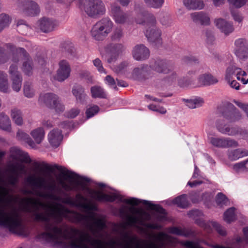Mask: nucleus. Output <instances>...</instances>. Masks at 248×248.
Wrapping results in <instances>:
<instances>
[{"label": "nucleus", "mask_w": 248, "mask_h": 248, "mask_svg": "<svg viewBox=\"0 0 248 248\" xmlns=\"http://www.w3.org/2000/svg\"><path fill=\"white\" fill-rule=\"evenodd\" d=\"M229 1L234 6L237 8L242 7L246 3L245 0H229Z\"/></svg>", "instance_id": "052dcab7"}, {"label": "nucleus", "mask_w": 248, "mask_h": 248, "mask_svg": "<svg viewBox=\"0 0 248 248\" xmlns=\"http://www.w3.org/2000/svg\"><path fill=\"white\" fill-rule=\"evenodd\" d=\"M167 230L169 233L177 235L188 236L189 234L186 230L175 227L169 228Z\"/></svg>", "instance_id": "ea45409f"}, {"label": "nucleus", "mask_w": 248, "mask_h": 248, "mask_svg": "<svg viewBox=\"0 0 248 248\" xmlns=\"http://www.w3.org/2000/svg\"><path fill=\"white\" fill-rule=\"evenodd\" d=\"M72 93L77 101L80 103H83L87 97L84 89L81 85L74 86L72 88Z\"/></svg>", "instance_id": "cd10ccee"}, {"label": "nucleus", "mask_w": 248, "mask_h": 248, "mask_svg": "<svg viewBox=\"0 0 248 248\" xmlns=\"http://www.w3.org/2000/svg\"><path fill=\"white\" fill-rule=\"evenodd\" d=\"M110 15L115 22L118 24H124L128 19L127 14L124 13L121 7L116 3L110 5Z\"/></svg>", "instance_id": "dca6fc26"}, {"label": "nucleus", "mask_w": 248, "mask_h": 248, "mask_svg": "<svg viewBox=\"0 0 248 248\" xmlns=\"http://www.w3.org/2000/svg\"><path fill=\"white\" fill-rule=\"evenodd\" d=\"M236 78L243 84L246 85L248 83V73L240 67H238Z\"/></svg>", "instance_id": "58836bf2"}, {"label": "nucleus", "mask_w": 248, "mask_h": 248, "mask_svg": "<svg viewBox=\"0 0 248 248\" xmlns=\"http://www.w3.org/2000/svg\"><path fill=\"white\" fill-rule=\"evenodd\" d=\"M42 124L45 127L50 128L53 126V123L52 120L45 119L42 121Z\"/></svg>", "instance_id": "e2e57ef3"}, {"label": "nucleus", "mask_w": 248, "mask_h": 248, "mask_svg": "<svg viewBox=\"0 0 248 248\" xmlns=\"http://www.w3.org/2000/svg\"><path fill=\"white\" fill-rule=\"evenodd\" d=\"M216 127L219 132L229 136H234L238 134L239 130L236 127H230L224 124L221 120H218L216 123Z\"/></svg>", "instance_id": "4be33fe9"}, {"label": "nucleus", "mask_w": 248, "mask_h": 248, "mask_svg": "<svg viewBox=\"0 0 248 248\" xmlns=\"http://www.w3.org/2000/svg\"><path fill=\"white\" fill-rule=\"evenodd\" d=\"M193 21L202 25H207L210 24V19L208 16L202 12H195L190 15Z\"/></svg>", "instance_id": "a878e982"}, {"label": "nucleus", "mask_w": 248, "mask_h": 248, "mask_svg": "<svg viewBox=\"0 0 248 248\" xmlns=\"http://www.w3.org/2000/svg\"><path fill=\"white\" fill-rule=\"evenodd\" d=\"M58 64V68L54 76V78L59 82H62L70 77L71 66L68 62L65 60H60Z\"/></svg>", "instance_id": "ddd939ff"}, {"label": "nucleus", "mask_w": 248, "mask_h": 248, "mask_svg": "<svg viewBox=\"0 0 248 248\" xmlns=\"http://www.w3.org/2000/svg\"><path fill=\"white\" fill-rule=\"evenodd\" d=\"M40 29L45 32L52 31L58 25V22L53 19L44 17L39 21Z\"/></svg>", "instance_id": "5701e85b"}, {"label": "nucleus", "mask_w": 248, "mask_h": 248, "mask_svg": "<svg viewBox=\"0 0 248 248\" xmlns=\"http://www.w3.org/2000/svg\"><path fill=\"white\" fill-rule=\"evenodd\" d=\"M47 138L51 146L57 147L60 145L63 139V135L61 130L54 128L48 133Z\"/></svg>", "instance_id": "412c9836"}, {"label": "nucleus", "mask_w": 248, "mask_h": 248, "mask_svg": "<svg viewBox=\"0 0 248 248\" xmlns=\"http://www.w3.org/2000/svg\"><path fill=\"white\" fill-rule=\"evenodd\" d=\"M146 227L148 228L154 229H159L161 228L160 225L154 223H148L146 225Z\"/></svg>", "instance_id": "774afa93"}, {"label": "nucleus", "mask_w": 248, "mask_h": 248, "mask_svg": "<svg viewBox=\"0 0 248 248\" xmlns=\"http://www.w3.org/2000/svg\"><path fill=\"white\" fill-rule=\"evenodd\" d=\"M123 36V29L120 27L115 29L112 35L111 40L113 41H119Z\"/></svg>", "instance_id": "49530a36"}, {"label": "nucleus", "mask_w": 248, "mask_h": 248, "mask_svg": "<svg viewBox=\"0 0 248 248\" xmlns=\"http://www.w3.org/2000/svg\"><path fill=\"white\" fill-rule=\"evenodd\" d=\"M184 4L188 9L200 10L203 8L202 0H184Z\"/></svg>", "instance_id": "c85d7f7f"}, {"label": "nucleus", "mask_w": 248, "mask_h": 248, "mask_svg": "<svg viewBox=\"0 0 248 248\" xmlns=\"http://www.w3.org/2000/svg\"><path fill=\"white\" fill-rule=\"evenodd\" d=\"M232 14L235 21L238 22H240L242 21L243 17L239 13L232 12Z\"/></svg>", "instance_id": "69168bd1"}, {"label": "nucleus", "mask_w": 248, "mask_h": 248, "mask_svg": "<svg viewBox=\"0 0 248 248\" xmlns=\"http://www.w3.org/2000/svg\"><path fill=\"white\" fill-rule=\"evenodd\" d=\"M174 204H176L178 207L182 208H185L188 205V202L186 198V195L185 194L178 196L173 201Z\"/></svg>", "instance_id": "4c0bfd02"}, {"label": "nucleus", "mask_w": 248, "mask_h": 248, "mask_svg": "<svg viewBox=\"0 0 248 248\" xmlns=\"http://www.w3.org/2000/svg\"><path fill=\"white\" fill-rule=\"evenodd\" d=\"M127 66V63L126 62H123L121 63L120 65H118L114 68V71L117 73L122 72L123 70Z\"/></svg>", "instance_id": "0e129e2a"}, {"label": "nucleus", "mask_w": 248, "mask_h": 248, "mask_svg": "<svg viewBox=\"0 0 248 248\" xmlns=\"http://www.w3.org/2000/svg\"><path fill=\"white\" fill-rule=\"evenodd\" d=\"M12 64H15L17 65V63L19 61V58H24L25 61L23 62L22 70L25 74L30 75L32 73V67L31 62L28 58V54L23 48H19L16 49V53H13L10 55Z\"/></svg>", "instance_id": "9d476101"}, {"label": "nucleus", "mask_w": 248, "mask_h": 248, "mask_svg": "<svg viewBox=\"0 0 248 248\" xmlns=\"http://www.w3.org/2000/svg\"><path fill=\"white\" fill-rule=\"evenodd\" d=\"M209 140L210 143L213 146L219 148L224 147V138L210 137L209 138Z\"/></svg>", "instance_id": "de8ad7c7"}, {"label": "nucleus", "mask_w": 248, "mask_h": 248, "mask_svg": "<svg viewBox=\"0 0 248 248\" xmlns=\"http://www.w3.org/2000/svg\"><path fill=\"white\" fill-rule=\"evenodd\" d=\"M11 117L14 122L18 125H21L23 123V114L21 111L17 108L11 110Z\"/></svg>", "instance_id": "72a5a7b5"}, {"label": "nucleus", "mask_w": 248, "mask_h": 248, "mask_svg": "<svg viewBox=\"0 0 248 248\" xmlns=\"http://www.w3.org/2000/svg\"><path fill=\"white\" fill-rule=\"evenodd\" d=\"M186 104L190 108H195L202 106L204 100L202 98L196 97L192 99L185 100Z\"/></svg>", "instance_id": "f704fd0d"}, {"label": "nucleus", "mask_w": 248, "mask_h": 248, "mask_svg": "<svg viewBox=\"0 0 248 248\" xmlns=\"http://www.w3.org/2000/svg\"><path fill=\"white\" fill-rule=\"evenodd\" d=\"M222 116L230 122L237 121L241 118L240 112L232 105L222 112Z\"/></svg>", "instance_id": "6ab92c4d"}, {"label": "nucleus", "mask_w": 248, "mask_h": 248, "mask_svg": "<svg viewBox=\"0 0 248 248\" xmlns=\"http://www.w3.org/2000/svg\"><path fill=\"white\" fill-rule=\"evenodd\" d=\"M233 170L236 172H246V169L243 161L235 163L232 167Z\"/></svg>", "instance_id": "5fc2aeb1"}, {"label": "nucleus", "mask_w": 248, "mask_h": 248, "mask_svg": "<svg viewBox=\"0 0 248 248\" xmlns=\"http://www.w3.org/2000/svg\"><path fill=\"white\" fill-rule=\"evenodd\" d=\"M93 65L96 67L99 72L100 73H106V71L103 66L102 62L99 59L96 58L93 60Z\"/></svg>", "instance_id": "603ef678"}, {"label": "nucleus", "mask_w": 248, "mask_h": 248, "mask_svg": "<svg viewBox=\"0 0 248 248\" xmlns=\"http://www.w3.org/2000/svg\"><path fill=\"white\" fill-rule=\"evenodd\" d=\"M151 67L153 70L159 73L168 74L175 69L174 63L170 61L162 60L156 61Z\"/></svg>", "instance_id": "2eb2a0df"}, {"label": "nucleus", "mask_w": 248, "mask_h": 248, "mask_svg": "<svg viewBox=\"0 0 248 248\" xmlns=\"http://www.w3.org/2000/svg\"><path fill=\"white\" fill-rule=\"evenodd\" d=\"M132 55L136 60L142 61L149 58L150 51L143 45H139L133 48Z\"/></svg>", "instance_id": "a211bd4d"}, {"label": "nucleus", "mask_w": 248, "mask_h": 248, "mask_svg": "<svg viewBox=\"0 0 248 248\" xmlns=\"http://www.w3.org/2000/svg\"><path fill=\"white\" fill-rule=\"evenodd\" d=\"M214 23L219 31L225 35H228L234 31L232 24L222 18L215 19Z\"/></svg>", "instance_id": "aec40b11"}, {"label": "nucleus", "mask_w": 248, "mask_h": 248, "mask_svg": "<svg viewBox=\"0 0 248 248\" xmlns=\"http://www.w3.org/2000/svg\"><path fill=\"white\" fill-rule=\"evenodd\" d=\"M238 67L234 65H230L225 69L224 73V79L227 81L234 79V77L236 76Z\"/></svg>", "instance_id": "2f4dec72"}, {"label": "nucleus", "mask_w": 248, "mask_h": 248, "mask_svg": "<svg viewBox=\"0 0 248 248\" xmlns=\"http://www.w3.org/2000/svg\"><path fill=\"white\" fill-rule=\"evenodd\" d=\"M151 67L148 65L143 64L135 68L132 73V78L139 80L151 73Z\"/></svg>", "instance_id": "b1692460"}, {"label": "nucleus", "mask_w": 248, "mask_h": 248, "mask_svg": "<svg viewBox=\"0 0 248 248\" xmlns=\"http://www.w3.org/2000/svg\"><path fill=\"white\" fill-rule=\"evenodd\" d=\"M59 97L52 93H47L39 97V101L45 104L47 107L51 108L54 104L58 101Z\"/></svg>", "instance_id": "393cba45"}, {"label": "nucleus", "mask_w": 248, "mask_h": 248, "mask_svg": "<svg viewBox=\"0 0 248 248\" xmlns=\"http://www.w3.org/2000/svg\"><path fill=\"white\" fill-rule=\"evenodd\" d=\"M0 128L9 131L11 129V122L9 118L6 115H0Z\"/></svg>", "instance_id": "e433bc0d"}, {"label": "nucleus", "mask_w": 248, "mask_h": 248, "mask_svg": "<svg viewBox=\"0 0 248 248\" xmlns=\"http://www.w3.org/2000/svg\"><path fill=\"white\" fill-rule=\"evenodd\" d=\"M17 137L19 140H23L27 142L31 147H34V143L33 141L26 133L21 131H18L17 133Z\"/></svg>", "instance_id": "37998d69"}, {"label": "nucleus", "mask_w": 248, "mask_h": 248, "mask_svg": "<svg viewBox=\"0 0 248 248\" xmlns=\"http://www.w3.org/2000/svg\"><path fill=\"white\" fill-rule=\"evenodd\" d=\"M20 205L22 211L32 212L33 219L36 221L43 222L42 225L44 232L38 234L37 238L41 241L49 243L54 246L62 247H71V241L69 239H65L61 242H56L50 240L52 233L49 229V226H55L60 229L62 233L70 228L67 226L62 227L58 226L63 217H65L73 222L81 223L88 226L90 231L94 234L95 230H101L105 226V221L102 217L97 216L93 212H89L84 215L77 212H71L65 208L59 203L46 205L43 204L37 200L32 198L22 199Z\"/></svg>", "instance_id": "f257e3e1"}, {"label": "nucleus", "mask_w": 248, "mask_h": 248, "mask_svg": "<svg viewBox=\"0 0 248 248\" xmlns=\"http://www.w3.org/2000/svg\"><path fill=\"white\" fill-rule=\"evenodd\" d=\"M52 233L50 240L61 242L65 239L71 241V248H162L166 242H172V237L163 232L150 234L155 241H144L136 236L124 234L121 241L111 240L108 243L92 237L89 231L85 229L70 228L62 233L60 229L49 226Z\"/></svg>", "instance_id": "f03ea898"}, {"label": "nucleus", "mask_w": 248, "mask_h": 248, "mask_svg": "<svg viewBox=\"0 0 248 248\" xmlns=\"http://www.w3.org/2000/svg\"><path fill=\"white\" fill-rule=\"evenodd\" d=\"M148 7L158 9L161 8L163 3L164 0H143Z\"/></svg>", "instance_id": "a18cd8bd"}, {"label": "nucleus", "mask_w": 248, "mask_h": 248, "mask_svg": "<svg viewBox=\"0 0 248 248\" xmlns=\"http://www.w3.org/2000/svg\"><path fill=\"white\" fill-rule=\"evenodd\" d=\"M81 8L89 17L98 18L105 14L106 8L102 0H85Z\"/></svg>", "instance_id": "6e6552de"}, {"label": "nucleus", "mask_w": 248, "mask_h": 248, "mask_svg": "<svg viewBox=\"0 0 248 248\" xmlns=\"http://www.w3.org/2000/svg\"><path fill=\"white\" fill-rule=\"evenodd\" d=\"M226 82L231 88L236 90L240 89V85L236 80L232 79Z\"/></svg>", "instance_id": "13d9d810"}, {"label": "nucleus", "mask_w": 248, "mask_h": 248, "mask_svg": "<svg viewBox=\"0 0 248 248\" xmlns=\"http://www.w3.org/2000/svg\"><path fill=\"white\" fill-rule=\"evenodd\" d=\"M91 93L92 97L94 98H105L107 97V94L104 89L99 86L92 87L91 88Z\"/></svg>", "instance_id": "c9c22d12"}, {"label": "nucleus", "mask_w": 248, "mask_h": 248, "mask_svg": "<svg viewBox=\"0 0 248 248\" xmlns=\"http://www.w3.org/2000/svg\"><path fill=\"white\" fill-rule=\"evenodd\" d=\"M26 181L34 188L32 191L28 192L29 194H33L51 201L81 207L86 210H90L93 208L87 199L80 194H77L74 199L69 196L62 198L59 194L61 189L57 187L54 180L46 182L41 177L31 175L27 178Z\"/></svg>", "instance_id": "20e7f679"}, {"label": "nucleus", "mask_w": 248, "mask_h": 248, "mask_svg": "<svg viewBox=\"0 0 248 248\" xmlns=\"http://www.w3.org/2000/svg\"><path fill=\"white\" fill-rule=\"evenodd\" d=\"M10 157L13 162L10 165V170L12 174L8 177L9 184L14 186L18 181V178L27 172L26 167L22 162L29 163L31 159L28 155L17 147L10 149Z\"/></svg>", "instance_id": "39448f33"}, {"label": "nucleus", "mask_w": 248, "mask_h": 248, "mask_svg": "<svg viewBox=\"0 0 248 248\" xmlns=\"http://www.w3.org/2000/svg\"><path fill=\"white\" fill-rule=\"evenodd\" d=\"M51 169L58 170L64 178L63 179H59V184L66 191H84L88 193L92 198L98 202H112L117 200L118 202L132 205H137L142 203L150 209L155 210L164 215L163 208L159 206L154 205L150 201L141 200L135 198H124L118 193H113L110 195L105 194L100 191L93 190L88 187L87 183L90 182L89 179L79 176L68 170L64 167L55 165L52 166Z\"/></svg>", "instance_id": "7ed1b4c3"}, {"label": "nucleus", "mask_w": 248, "mask_h": 248, "mask_svg": "<svg viewBox=\"0 0 248 248\" xmlns=\"http://www.w3.org/2000/svg\"><path fill=\"white\" fill-rule=\"evenodd\" d=\"M136 21L138 24L145 25V34L149 41L155 42L159 39L161 31L155 26L156 21L153 15L145 12L140 13L137 15Z\"/></svg>", "instance_id": "423d86ee"}, {"label": "nucleus", "mask_w": 248, "mask_h": 248, "mask_svg": "<svg viewBox=\"0 0 248 248\" xmlns=\"http://www.w3.org/2000/svg\"><path fill=\"white\" fill-rule=\"evenodd\" d=\"M23 93L24 95L28 98H32L35 95V91L31 84L26 82L23 86Z\"/></svg>", "instance_id": "79ce46f5"}, {"label": "nucleus", "mask_w": 248, "mask_h": 248, "mask_svg": "<svg viewBox=\"0 0 248 248\" xmlns=\"http://www.w3.org/2000/svg\"><path fill=\"white\" fill-rule=\"evenodd\" d=\"M227 155L230 160L234 161L248 156V151L244 149L230 150L228 151Z\"/></svg>", "instance_id": "bb28decb"}, {"label": "nucleus", "mask_w": 248, "mask_h": 248, "mask_svg": "<svg viewBox=\"0 0 248 248\" xmlns=\"http://www.w3.org/2000/svg\"><path fill=\"white\" fill-rule=\"evenodd\" d=\"M233 53L240 60L248 59V42L244 38H238L234 43Z\"/></svg>", "instance_id": "f8f14e48"}, {"label": "nucleus", "mask_w": 248, "mask_h": 248, "mask_svg": "<svg viewBox=\"0 0 248 248\" xmlns=\"http://www.w3.org/2000/svg\"><path fill=\"white\" fill-rule=\"evenodd\" d=\"M177 79V75L175 73H173L170 76L168 79V82L169 83H172L175 81H176Z\"/></svg>", "instance_id": "338daca9"}, {"label": "nucleus", "mask_w": 248, "mask_h": 248, "mask_svg": "<svg viewBox=\"0 0 248 248\" xmlns=\"http://www.w3.org/2000/svg\"><path fill=\"white\" fill-rule=\"evenodd\" d=\"M214 229L221 235L224 236L226 234V232L224 228L222 227L217 222H214L212 224Z\"/></svg>", "instance_id": "864d4df0"}, {"label": "nucleus", "mask_w": 248, "mask_h": 248, "mask_svg": "<svg viewBox=\"0 0 248 248\" xmlns=\"http://www.w3.org/2000/svg\"><path fill=\"white\" fill-rule=\"evenodd\" d=\"M99 110V107L96 105H93L88 108L86 110V114L87 118H90L97 114Z\"/></svg>", "instance_id": "3c124183"}, {"label": "nucleus", "mask_w": 248, "mask_h": 248, "mask_svg": "<svg viewBox=\"0 0 248 248\" xmlns=\"http://www.w3.org/2000/svg\"><path fill=\"white\" fill-rule=\"evenodd\" d=\"M148 108L153 111L158 112L161 114H165L167 112L166 109L164 108L153 104L149 105Z\"/></svg>", "instance_id": "6e6d98bb"}, {"label": "nucleus", "mask_w": 248, "mask_h": 248, "mask_svg": "<svg viewBox=\"0 0 248 248\" xmlns=\"http://www.w3.org/2000/svg\"><path fill=\"white\" fill-rule=\"evenodd\" d=\"M10 91L7 74L4 72L0 71V91L8 93Z\"/></svg>", "instance_id": "7c9ffc66"}, {"label": "nucleus", "mask_w": 248, "mask_h": 248, "mask_svg": "<svg viewBox=\"0 0 248 248\" xmlns=\"http://www.w3.org/2000/svg\"><path fill=\"white\" fill-rule=\"evenodd\" d=\"M238 146V143L234 140L229 138H224V147H236Z\"/></svg>", "instance_id": "8fccbe9b"}, {"label": "nucleus", "mask_w": 248, "mask_h": 248, "mask_svg": "<svg viewBox=\"0 0 248 248\" xmlns=\"http://www.w3.org/2000/svg\"><path fill=\"white\" fill-rule=\"evenodd\" d=\"M10 17L5 14L0 15V31L10 23Z\"/></svg>", "instance_id": "09e8293b"}, {"label": "nucleus", "mask_w": 248, "mask_h": 248, "mask_svg": "<svg viewBox=\"0 0 248 248\" xmlns=\"http://www.w3.org/2000/svg\"><path fill=\"white\" fill-rule=\"evenodd\" d=\"M216 202L217 205L220 207L227 205L229 202L227 198L222 193H219L217 194L216 198Z\"/></svg>", "instance_id": "c03bdc74"}, {"label": "nucleus", "mask_w": 248, "mask_h": 248, "mask_svg": "<svg viewBox=\"0 0 248 248\" xmlns=\"http://www.w3.org/2000/svg\"><path fill=\"white\" fill-rule=\"evenodd\" d=\"M124 50L122 44H110L107 47L108 55V62L111 63L116 61L118 56Z\"/></svg>", "instance_id": "f3484780"}, {"label": "nucleus", "mask_w": 248, "mask_h": 248, "mask_svg": "<svg viewBox=\"0 0 248 248\" xmlns=\"http://www.w3.org/2000/svg\"><path fill=\"white\" fill-rule=\"evenodd\" d=\"M235 208L231 207L228 209L224 214V220L230 223L235 219Z\"/></svg>", "instance_id": "a19ab883"}, {"label": "nucleus", "mask_w": 248, "mask_h": 248, "mask_svg": "<svg viewBox=\"0 0 248 248\" xmlns=\"http://www.w3.org/2000/svg\"><path fill=\"white\" fill-rule=\"evenodd\" d=\"M17 6L21 12L28 16H35L40 13L39 5L32 0H20Z\"/></svg>", "instance_id": "9b49d317"}, {"label": "nucleus", "mask_w": 248, "mask_h": 248, "mask_svg": "<svg viewBox=\"0 0 248 248\" xmlns=\"http://www.w3.org/2000/svg\"><path fill=\"white\" fill-rule=\"evenodd\" d=\"M51 108L55 109L56 111L58 113L62 112L64 109V107L61 103L59 98H58V101H57L56 104H54Z\"/></svg>", "instance_id": "bf43d9fd"}, {"label": "nucleus", "mask_w": 248, "mask_h": 248, "mask_svg": "<svg viewBox=\"0 0 248 248\" xmlns=\"http://www.w3.org/2000/svg\"><path fill=\"white\" fill-rule=\"evenodd\" d=\"M198 80L200 84L203 85H211L218 82L216 78L209 74L201 75L198 78Z\"/></svg>", "instance_id": "c756f323"}, {"label": "nucleus", "mask_w": 248, "mask_h": 248, "mask_svg": "<svg viewBox=\"0 0 248 248\" xmlns=\"http://www.w3.org/2000/svg\"><path fill=\"white\" fill-rule=\"evenodd\" d=\"M45 132L42 127H38L31 132V135L35 142L40 144L44 139Z\"/></svg>", "instance_id": "473e14b6"}, {"label": "nucleus", "mask_w": 248, "mask_h": 248, "mask_svg": "<svg viewBox=\"0 0 248 248\" xmlns=\"http://www.w3.org/2000/svg\"><path fill=\"white\" fill-rule=\"evenodd\" d=\"M79 113V110L78 108H73L71 109L67 113V116L69 118H74L76 117Z\"/></svg>", "instance_id": "680f3d73"}, {"label": "nucleus", "mask_w": 248, "mask_h": 248, "mask_svg": "<svg viewBox=\"0 0 248 248\" xmlns=\"http://www.w3.org/2000/svg\"><path fill=\"white\" fill-rule=\"evenodd\" d=\"M8 73L13 90L16 92H19L22 86V78L19 72L17 70V65L11 64Z\"/></svg>", "instance_id": "4468645a"}, {"label": "nucleus", "mask_w": 248, "mask_h": 248, "mask_svg": "<svg viewBox=\"0 0 248 248\" xmlns=\"http://www.w3.org/2000/svg\"><path fill=\"white\" fill-rule=\"evenodd\" d=\"M106 83L110 87L116 89V82L114 78L110 76H107L105 78Z\"/></svg>", "instance_id": "4d7b16f0"}, {"label": "nucleus", "mask_w": 248, "mask_h": 248, "mask_svg": "<svg viewBox=\"0 0 248 248\" xmlns=\"http://www.w3.org/2000/svg\"><path fill=\"white\" fill-rule=\"evenodd\" d=\"M113 27V23L109 18H103L93 27L92 36L96 40H102L111 32Z\"/></svg>", "instance_id": "1a4fd4ad"}, {"label": "nucleus", "mask_w": 248, "mask_h": 248, "mask_svg": "<svg viewBox=\"0 0 248 248\" xmlns=\"http://www.w3.org/2000/svg\"><path fill=\"white\" fill-rule=\"evenodd\" d=\"M119 212L122 217H126L127 223L130 226L142 225L144 221L150 218L147 212L133 206L123 205L120 207Z\"/></svg>", "instance_id": "0eeeda50"}]
</instances>
